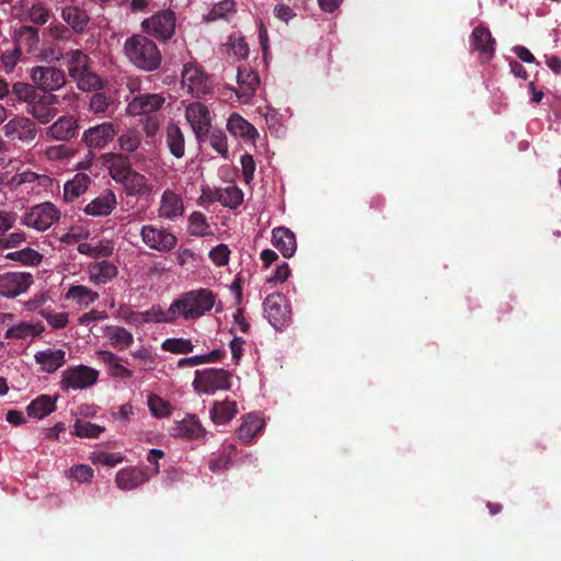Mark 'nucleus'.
Masks as SVG:
<instances>
[{"label": "nucleus", "mask_w": 561, "mask_h": 561, "mask_svg": "<svg viewBox=\"0 0 561 561\" xmlns=\"http://www.w3.org/2000/svg\"><path fill=\"white\" fill-rule=\"evenodd\" d=\"M41 333L36 328L28 323H20L7 330V339H26L28 336H36Z\"/></svg>", "instance_id": "obj_54"}, {"label": "nucleus", "mask_w": 561, "mask_h": 561, "mask_svg": "<svg viewBox=\"0 0 561 561\" xmlns=\"http://www.w3.org/2000/svg\"><path fill=\"white\" fill-rule=\"evenodd\" d=\"M61 18L78 34L84 32L90 21L87 12L75 5L65 7L61 11Z\"/></svg>", "instance_id": "obj_28"}, {"label": "nucleus", "mask_w": 561, "mask_h": 561, "mask_svg": "<svg viewBox=\"0 0 561 561\" xmlns=\"http://www.w3.org/2000/svg\"><path fill=\"white\" fill-rule=\"evenodd\" d=\"M165 99L161 94H140L128 104L130 115H149L157 112L164 104Z\"/></svg>", "instance_id": "obj_18"}, {"label": "nucleus", "mask_w": 561, "mask_h": 561, "mask_svg": "<svg viewBox=\"0 0 561 561\" xmlns=\"http://www.w3.org/2000/svg\"><path fill=\"white\" fill-rule=\"evenodd\" d=\"M117 135V129L112 123L105 122L84 130L82 142L93 149H102Z\"/></svg>", "instance_id": "obj_15"}, {"label": "nucleus", "mask_w": 561, "mask_h": 561, "mask_svg": "<svg viewBox=\"0 0 561 561\" xmlns=\"http://www.w3.org/2000/svg\"><path fill=\"white\" fill-rule=\"evenodd\" d=\"M91 184V178L85 173H77L64 185V199L72 202L84 194Z\"/></svg>", "instance_id": "obj_30"}, {"label": "nucleus", "mask_w": 561, "mask_h": 561, "mask_svg": "<svg viewBox=\"0 0 561 561\" xmlns=\"http://www.w3.org/2000/svg\"><path fill=\"white\" fill-rule=\"evenodd\" d=\"M495 39L490 30L484 25H478L471 33V47L479 51L486 60L494 56Z\"/></svg>", "instance_id": "obj_20"}, {"label": "nucleus", "mask_w": 561, "mask_h": 561, "mask_svg": "<svg viewBox=\"0 0 561 561\" xmlns=\"http://www.w3.org/2000/svg\"><path fill=\"white\" fill-rule=\"evenodd\" d=\"M121 183L130 195H142L148 191L147 178L134 169Z\"/></svg>", "instance_id": "obj_41"}, {"label": "nucleus", "mask_w": 561, "mask_h": 561, "mask_svg": "<svg viewBox=\"0 0 561 561\" xmlns=\"http://www.w3.org/2000/svg\"><path fill=\"white\" fill-rule=\"evenodd\" d=\"M161 347L163 351L173 354H188L192 353L194 350V345L191 340L176 337L167 339L162 343Z\"/></svg>", "instance_id": "obj_47"}, {"label": "nucleus", "mask_w": 561, "mask_h": 561, "mask_svg": "<svg viewBox=\"0 0 561 561\" xmlns=\"http://www.w3.org/2000/svg\"><path fill=\"white\" fill-rule=\"evenodd\" d=\"M34 283V277L26 272H7L0 274V295L7 298H15L28 290Z\"/></svg>", "instance_id": "obj_11"}, {"label": "nucleus", "mask_w": 561, "mask_h": 561, "mask_svg": "<svg viewBox=\"0 0 561 561\" xmlns=\"http://www.w3.org/2000/svg\"><path fill=\"white\" fill-rule=\"evenodd\" d=\"M69 76L75 79L90 68V57L80 49H71L65 54Z\"/></svg>", "instance_id": "obj_29"}, {"label": "nucleus", "mask_w": 561, "mask_h": 561, "mask_svg": "<svg viewBox=\"0 0 561 561\" xmlns=\"http://www.w3.org/2000/svg\"><path fill=\"white\" fill-rule=\"evenodd\" d=\"M188 233L194 237L210 236L206 216L201 211H193L188 217Z\"/></svg>", "instance_id": "obj_43"}, {"label": "nucleus", "mask_w": 561, "mask_h": 561, "mask_svg": "<svg viewBox=\"0 0 561 561\" xmlns=\"http://www.w3.org/2000/svg\"><path fill=\"white\" fill-rule=\"evenodd\" d=\"M220 203L229 208H237L243 202V192L237 186H229L219 197Z\"/></svg>", "instance_id": "obj_53"}, {"label": "nucleus", "mask_w": 561, "mask_h": 561, "mask_svg": "<svg viewBox=\"0 0 561 561\" xmlns=\"http://www.w3.org/2000/svg\"><path fill=\"white\" fill-rule=\"evenodd\" d=\"M14 43L22 50L25 49L31 54L39 51V32L37 27L31 25H22L14 30Z\"/></svg>", "instance_id": "obj_21"}, {"label": "nucleus", "mask_w": 561, "mask_h": 561, "mask_svg": "<svg viewBox=\"0 0 561 561\" xmlns=\"http://www.w3.org/2000/svg\"><path fill=\"white\" fill-rule=\"evenodd\" d=\"M206 434L205 428L202 426L195 415H187L182 421L175 422L172 427V435L186 439H198Z\"/></svg>", "instance_id": "obj_23"}, {"label": "nucleus", "mask_w": 561, "mask_h": 561, "mask_svg": "<svg viewBox=\"0 0 561 561\" xmlns=\"http://www.w3.org/2000/svg\"><path fill=\"white\" fill-rule=\"evenodd\" d=\"M56 409V400L48 396L42 394L34 399L27 407V413L30 416L36 419H43L54 412Z\"/></svg>", "instance_id": "obj_35"}, {"label": "nucleus", "mask_w": 561, "mask_h": 561, "mask_svg": "<svg viewBox=\"0 0 561 561\" xmlns=\"http://www.w3.org/2000/svg\"><path fill=\"white\" fill-rule=\"evenodd\" d=\"M69 477L80 483L88 482L93 477V469L88 465H76L70 469Z\"/></svg>", "instance_id": "obj_58"}, {"label": "nucleus", "mask_w": 561, "mask_h": 561, "mask_svg": "<svg viewBox=\"0 0 561 561\" xmlns=\"http://www.w3.org/2000/svg\"><path fill=\"white\" fill-rule=\"evenodd\" d=\"M175 13L168 9L162 10L141 22V28L145 33L157 39L168 41L175 33Z\"/></svg>", "instance_id": "obj_7"}, {"label": "nucleus", "mask_w": 561, "mask_h": 561, "mask_svg": "<svg viewBox=\"0 0 561 561\" xmlns=\"http://www.w3.org/2000/svg\"><path fill=\"white\" fill-rule=\"evenodd\" d=\"M113 103V99L105 92H94L89 102V108L96 115L104 114L110 105Z\"/></svg>", "instance_id": "obj_51"}, {"label": "nucleus", "mask_w": 561, "mask_h": 561, "mask_svg": "<svg viewBox=\"0 0 561 561\" xmlns=\"http://www.w3.org/2000/svg\"><path fill=\"white\" fill-rule=\"evenodd\" d=\"M215 305V295L208 289L191 290L172 302L175 318L195 320L210 311Z\"/></svg>", "instance_id": "obj_2"}, {"label": "nucleus", "mask_w": 561, "mask_h": 561, "mask_svg": "<svg viewBox=\"0 0 561 561\" xmlns=\"http://www.w3.org/2000/svg\"><path fill=\"white\" fill-rule=\"evenodd\" d=\"M117 275V267L108 262L102 261L89 266V278L95 285L106 284Z\"/></svg>", "instance_id": "obj_31"}, {"label": "nucleus", "mask_w": 561, "mask_h": 561, "mask_svg": "<svg viewBox=\"0 0 561 561\" xmlns=\"http://www.w3.org/2000/svg\"><path fill=\"white\" fill-rule=\"evenodd\" d=\"M35 360L42 365L46 373H54L65 364V352L62 350H47L35 354Z\"/></svg>", "instance_id": "obj_34"}, {"label": "nucleus", "mask_w": 561, "mask_h": 561, "mask_svg": "<svg viewBox=\"0 0 561 561\" xmlns=\"http://www.w3.org/2000/svg\"><path fill=\"white\" fill-rule=\"evenodd\" d=\"M240 163L242 167V173L244 181L250 183L253 180L254 171H255V162L251 154L244 153L240 158Z\"/></svg>", "instance_id": "obj_60"}, {"label": "nucleus", "mask_w": 561, "mask_h": 561, "mask_svg": "<svg viewBox=\"0 0 561 561\" xmlns=\"http://www.w3.org/2000/svg\"><path fill=\"white\" fill-rule=\"evenodd\" d=\"M230 250L228 245L221 243L215 247L209 252V259L217 266H225L229 262Z\"/></svg>", "instance_id": "obj_56"}, {"label": "nucleus", "mask_w": 561, "mask_h": 561, "mask_svg": "<svg viewBox=\"0 0 561 561\" xmlns=\"http://www.w3.org/2000/svg\"><path fill=\"white\" fill-rule=\"evenodd\" d=\"M185 117L190 123L196 139L199 142H205L207 134L211 128L210 113L207 106L199 102L191 103L185 110Z\"/></svg>", "instance_id": "obj_12"}, {"label": "nucleus", "mask_w": 561, "mask_h": 561, "mask_svg": "<svg viewBox=\"0 0 561 561\" xmlns=\"http://www.w3.org/2000/svg\"><path fill=\"white\" fill-rule=\"evenodd\" d=\"M167 145L172 156L181 159L185 154V138L181 128L175 123L167 126Z\"/></svg>", "instance_id": "obj_32"}, {"label": "nucleus", "mask_w": 561, "mask_h": 561, "mask_svg": "<svg viewBox=\"0 0 561 561\" xmlns=\"http://www.w3.org/2000/svg\"><path fill=\"white\" fill-rule=\"evenodd\" d=\"M237 81L239 91L237 95L240 99H250L254 95L256 88L260 83L259 75L250 67L242 66L238 68Z\"/></svg>", "instance_id": "obj_22"}, {"label": "nucleus", "mask_w": 561, "mask_h": 561, "mask_svg": "<svg viewBox=\"0 0 561 561\" xmlns=\"http://www.w3.org/2000/svg\"><path fill=\"white\" fill-rule=\"evenodd\" d=\"M140 237L146 247L160 253H169L178 244V237L170 229L152 224L141 227Z\"/></svg>", "instance_id": "obj_4"}, {"label": "nucleus", "mask_w": 561, "mask_h": 561, "mask_svg": "<svg viewBox=\"0 0 561 561\" xmlns=\"http://www.w3.org/2000/svg\"><path fill=\"white\" fill-rule=\"evenodd\" d=\"M142 316L145 323H171L176 320L172 304L168 310L162 309L160 306H152L144 311Z\"/></svg>", "instance_id": "obj_39"}, {"label": "nucleus", "mask_w": 561, "mask_h": 561, "mask_svg": "<svg viewBox=\"0 0 561 561\" xmlns=\"http://www.w3.org/2000/svg\"><path fill=\"white\" fill-rule=\"evenodd\" d=\"M150 479L145 469L128 467L121 469L115 477V482L121 490L129 491L138 488Z\"/></svg>", "instance_id": "obj_19"}, {"label": "nucleus", "mask_w": 561, "mask_h": 561, "mask_svg": "<svg viewBox=\"0 0 561 561\" xmlns=\"http://www.w3.org/2000/svg\"><path fill=\"white\" fill-rule=\"evenodd\" d=\"M12 93L18 101L26 103V106H30L42 94L34 85L25 82H15L12 85Z\"/></svg>", "instance_id": "obj_45"}, {"label": "nucleus", "mask_w": 561, "mask_h": 561, "mask_svg": "<svg viewBox=\"0 0 561 561\" xmlns=\"http://www.w3.org/2000/svg\"><path fill=\"white\" fill-rule=\"evenodd\" d=\"M237 413L234 401L215 402L210 410V417L216 424L229 422Z\"/></svg>", "instance_id": "obj_36"}, {"label": "nucleus", "mask_w": 561, "mask_h": 561, "mask_svg": "<svg viewBox=\"0 0 561 561\" xmlns=\"http://www.w3.org/2000/svg\"><path fill=\"white\" fill-rule=\"evenodd\" d=\"M99 371L88 366H78L67 369L62 375V389H84L94 385L98 380Z\"/></svg>", "instance_id": "obj_14"}, {"label": "nucleus", "mask_w": 561, "mask_h": 561, "mask_svg": "<svg viewBox=\"0 0 561 561\" xmlns=\"http://www.w3.org/2000/svg\"><path fill=\"white\" fill-rule=\"evenodd\" d=\"M16 220L18 214L15 211L0 209V238L4 237L13 228Z\"/></svg>", "instance_id": "obj_59"}, {"label": "nucleus", "mask_w": 561, "mask_h": 561, "mask_svg": "<svg viewBox=\"0 0 561 561\" xmlns=\"http://www.w3.org/2000/svg\"><path fill=\"white\" fill-rule=\"evenodd\" d=\"M131 171L133 168L127 156L122 153L113 154L110 165V174L115 182L121 183Z\"/></svg>", "instance_id": "obj_37"}, {"label": "nucleus", "mask_w": 561, "mask_h": 561, "mask_svg": "<svg viewBox=\"0 0 561 561\" xmlns=\"http://www.w3.org/2000/svg\"><path fill=\"white\" fill-rule=\"evenodd\" d=\"M79 125L72 115L60 116L45 129V137L49 140L69 141L78 134Z\"/></svg>", "instance_id": "obj_16"}, {"label": "nucleus", "mask_w": 561, "mask_h": 561, "mask_svg": "<svg viewBox=\"0 0 561 561\" xmlns=\"http://www.w3.org/2000/svg\"><path fill=\"white\" fill-rule=\"evenodd\" d=\"M31 79L37 89L44 93H51L66 84L65 72L53 66H37L31 70Z\"/></svg>", "instance_id": "obj_9"}, {"label": "nucleus", "mask_w": 561, "mask_h": 561, "mask_svg": "<svg viewBox=\"0 0 561 561\" xmlns=\"http://www.w3.org/2000/svg\"><path fill=\"white\" fill-rule=\"evenodd\" d=\"M123 48L128 61L139 70L151 72L161 66L162 55L157 44L145 35L128 37Z\"/></svg>", "instance_id": "obj_1"}, {"label": "nucleus", "mask_w": 561, "mask_h": 561, "mask_svg": "<svg viewBox=\"0 0 561 561\" xmlns=\"http://www.w3.org/2000/svg\"><path fill=\"white\" fill-rule=\"evenodd\" d=\"M231 374L222 368H206L195 371L193 388L197 392L213 394L230 388Z\"/></svg>", "instance_id": "obj_3"}, {"label": "nucleus", "mask_w": 561, "mask_h": 561, "mask_svg": "<svg viewBox=\"0 0 561 561\" xmlns=\"http://www.w3.org/2000/svg\"><path fill=\"white\" fill-rule=\"evenodd\" d=\"M98 298L99 294L96 291L83 285H72L66 294V299L75 300L85 307L93 304Z\"/></svg>", "instance_id": "obj_38"}, {"label": "nucleus", "mask_w": 561, "mask_h": 561, "mask_svg": "<svg viewBox=\"0 0 561 561\" xmlns=\"http://www.w3.org/2000/svg\"><path fill=\"white\" fill-rule=\"evenodd\" d=\"M49 35L57 41H68L71 37L70 30L64 24L51 25L48 28Z\"/></svg>", "instance_id": "obj_64"}, {"label": "nucleus", "mask_w": 561, "mask_h": 561, "mask_svg": "<svg viewBox=\"0 0 561 561\" xmlns=\"http://www.w3.org/2000/svg\"><path fill=\"white\" fill-rule=\"evenodd\" d=\"M77 82V87L81 91H91L102 89L103 83L99 76L90 70L84 71L81 76L73 79Z\"/></svg>", "instance_id": "obj_49"}, {"label": "nucleus", "mask_w": 561, "mask_h": 561, "mask_svg": "<svg viewBox=\"0 0 561 561\" xmlns=\"http://www.w3.org/2000/svg\"><path fill=\"white\" fill-rule=\"evenodd\" d=\"M104 335L110 340L111 345L118 351H124L134 343L133 334L123 327H106Z\"/></svg>", "instance_id": "obj_33"}, {"label": "nucleus", "mask_w": 561, "mask_h": 561, "mask_svg": "<svg viewBox=\"0 0 561 561\" xmlns=\"http://www.w3.org/2000/svg\"><path fill=\"white\" fill-rule=\"evenodd\" d=\"M184 203L178 193L165 190L160 198L158 216L165 220H176L184 215Z\"/></svg>", "instance_id": "obj_17"}, {"label": "nucleus", "mask_w": 561, "mask_h": 561, "mask_svg": "<svg viewBox=\"0 0 561 561\" xmlns=\"http://www.w3.org/2000/svg\"><path fill=\"white\" fill-rule=\"evenodd\" d=\"M272 241L274 247L280 251L284 257H291L295 254L297 249L296 237L288 228H274L272 231Z\"/></svg>", "instance_id": "obj_24"}, {"label": "nucleus", "mask_w": 561, "mask_h": 561, "mask_svg": "<svg viewBox=\"0 0 561 561\" xmlns=\"http://www.w3.org/2000/svg\"><path fill=\"white\" fill-rule=\"evenodd\" d=\"M206 141L209 142L211 148L221 154L222 157L227 158L228 156V142H227V136L225 131L220 129H209V133L207 134Z\"/></svg>", "instance_id": "obj_48"}, {"label": "nucleus", "mask_w": 561, "mask_h": 561, "mask_svg": "<svg viewBox=\"0 0 561 561\" xmlns=\"http://www.w3.org/2000/svg\"><path fill=\"white\" fill-rule=\"evenodd\" d=\"M21 56V49L15 45L14 49L7 50L2 54L1 60L3 62V66L7 70V72H10L15 67L19 58Z\"/></svg>", "instance_id": "obj_61"}, {"label": "nucleus", "mask_w": 561, "mask_h": 561, "mask_svg": "<svg viewBox=\"0 0 561 561\" xmlns=\"http://www.w3.org/2000/svg\"><path fill=\"white\" fill-rule=\"evenodd\" d=\"M231 51L238 59H245L249 55V47L243 38H231Z\"/></svg>", "instance_id": "obj_62"}, {"label": "nucleus", "mask_w": 561, "mask_h": 561, "mask_svg": "<svg viewBox=\"0 0 561 561\" xmlns=\"http://www.w3.org/2000/svg\"><path fill=\"white\" fill-rule=\"evenodd\" d=\"M234 12L233 0H222L216 3L207 15L208 21L225 19L228 13Z\"/></svg>", "instance_id": "obj_55"}, {"label": "nucleus", "mask_w": 561, "mask_h": 561, "mask_svg": "<svg viewBox=\"0 0 561 561\" xmlns=\"http://www.w3.org/2000/svg\"><path fill=\"white\" fill-rule=\"evenodd\" d=\"M262 428L263 422L257 416L249 414L238 430V437L243 443H250Z\"/></svg>", "instance_id": "obj_40"}, {"label": "nucleus", "mask_w": 561, "mask_h": 561, "mask_svg": "<svg viewBox=\"0 0 561 561\" xmlns=\"http://www.w3.org/2000/svg\"><path fill=\"white\" fill-rule=\"evenodd\" d=\"M39 313L54 329H62L68 324L66 312L55 313L51 310H42Z\"/></svg>", "instance_id": "obj_57"}, {"label": "nucleus", "mask_w": 561, "mask_h": 561, "mask_svg": "<svg viewBox=\"0 0 561 561\" xmlns=\"http://www.w3.org/2000/svg\"><path fill=\"white\" fill-rule=\"evenodd\" d=\"M8 260L20 262L23 265L36 266L42 260L43 255L34 249L24 248L20 251L10 252L5 255Z\"/></svg>", "instance_id": "obj_44"}, {"label": "nucleus", "mask_w": 561, "mask_h": 561, "mask_svg": "<svg viewBox=\"0 0 561 561\" xmlns=\"http://www.w3.org/2000/svg\"><path fill=\"white\" fill-rule=\"evenodd\" d=\"M119 147L124 151L134 152L141 144V136L135 129H128L118 138Z\"/></svg>", "instance_id": "obj_52"}, {"label": "nucleus", "mask_w": 561, "mask_h": 561, "mask_svg": "<svg viewBox=\"0 0 561 561\" xmlns=\"http://www.w3.org/2000/svg\"><path fill=\"white\" fill-rule=\"evenodd\" d=\"M264 313L277 331L286 329L291 321V311L286 297L279 293L270 294L264 300Z\"/></svg>", "instance_id": "obj_5"}, {"label": "nucleus", "mask_w": 561, "mask_h": 561, "mask_svg": "<svg viewBox=\"0 0 561 561\" xmlns=\"http://www.w3.org/2000/svg\"><path fill=\"white\" fill-rule=\"evenodd\" d=\"M3 133L12 141L30 145L36 139L38 128L31 117L14 115L4 124Z\"/></svg>", "instance_id": "obj_8"}, {"label": "nucleus", "mask_w": 561, "mask_h": 561, "mask_svg": "<svg viewBox=\"0 0 561 561\" xmlns=\"http://www.w3.org/2000/svg\"><path fill=\"white\" fill-rule=\"evenodd\" d=\"M105 427L84 420H77L73 425V434L79 437L98 438Z\"/></svg>", "instance_id": "obj_46"}, {"label": "nucleus", "mask_w": 561, "mask_h": 561, "mask_svg": "<svg viewBox=\"0 0 561 561\" xmlns=\"http://www.w3.org/2000/svg\"><path fill=\"white\" fill-rule=\"evenodd\" d=\"M148 408L156 417H165L172 412L171 404L154 393L148 397Z\"/></svg>", "instance_id": "obj_50"}, {"label": "nucleus", "mask_w": 561, "mask_h": 561, "mask_svg": "<svg viewBox=\"0 0 561 561\" xmlns=\"http://www.w3.org/2000/svg\"><path fill=\"white\" fill-rule=\"evenodd\" d=\"M98 359L106 367L108 375L115 378H130L133 371L127 369L123 364V359L110 351L98 352Z\"/></svg>", "instance_id": "obj_26"}, {"label": "nucleus", "mask_w": 561, "mask_h": 561, "mask_svg": "<svg viewBox=\"0 0 561 561\" xmlns=\"http://www.w3.org/2000/svg\"><path fill=\"white\" fill-rule=\"evenodd\" d=\"M49 159H67L72 156V150L65 145L51 146L47 149Z\"/></svg>", "instance_id": "obj_63"}, {"label": "nucleus", "mask_w": 561, "mask_h": 561, "mask_svg": "<svg viewBox=\"0 0 561 561\" xmlns=\"http://www.w3.org/2000/svg\"><path fill=\"white\" fill-rule=\"evenodd\" d=\"M60 218V210L50 202L31 207L22 217V224L38 231L50 228Z\"/></svg>", "instance_id": "obj_6"}, {"label": "nucleus", "mask_w": 561, "mask_h": 561, "mask_svg": "<svg viewBox=\"0 0 561 561\" xmlns=\"http://www.w3.org/2000/svg\"><path fill=\"white\" fill-rule=\"evenodd\" d=\"M182 82L195 96L201 98L211 92V79L196 65L187 64L182 71Z\"/></svg>", "instance_id": "obj_13"}, {"label": "nucleus", "mask_w": 561, "mask_h": 561, "mask_svg": "<svg viewBox=\"0 0 561 561\" xmlns=\"http://www.w3.org/2000/svg\"><path fill=\"white\" fill-rule=\"evenodd\" d=\"M116 204L115 194L112 191H105L84 207V213L90 216H107Z\"/></svg>", "instance_id": "obj_25"}, {"label": "nucleus", "mask_w": 561, "mask_h": 561, "mask_svg": "<svg viewBox=\"0 0 561 561\" xmlns=\"http://www.w3.org/2000/svg\"><path fill=\"white\" fill-rule=\"evenodd\" d=\"M50 15V10L44 3L36 2L25 10L23 19L37 25H44L49 21Z\"/></svg>", "instance_id": "obj_42"}, {"label": "nucleus", "mask_w": 561, "mask_h": 561, "mask_svg": "<svg viewBox=\"0 0 561 561\" xmlns=\"http://www.w3.org/2000/svg\"><path fill=\"white\" fill-rule=\"evenodd\" d=\"M59 103L58 96L53 93H42L30 106L25 107V112L32 119L39 124L46 125L50 123L58 114L56 105Z\"/></svg>", "instance_id": "obj_10"}, {"label": "nucleus", "mask_w": 561, "mask_h": 561, "mask_svg": "<svg viewBox=\"0 0 561 561\" xmlns=\"http://www.w3.org/2000/svg\"><path fill=\"white\" fill-rule=\"evenodd\" d=\"M227 128L233 136L245 140H254L257 137L255 127L237 113L230 115Z\"/></svg>", "instance_id": "obj_27"}]
</instances>
